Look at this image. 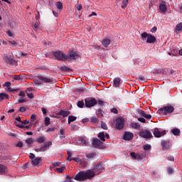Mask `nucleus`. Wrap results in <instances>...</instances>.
<instances>
[{
  "instance_id": "f257e3e1",
  "label": "nucleus",
  "mask_w": 182,
  "mask_h": 182,
  "mask_svg": "<svg viewBox=\"0 0 182 182\" xmlns=\"http://www.w3.org/2000/svg\"><path fill=\"white\" fill-rule=\"evenodd\" d=\"M92 170L94 171L89 169L87 171H80L75 175L74 179L76 181H85L87 179H92L95 177V173L99 174L105 170V166L101 163H99L97 165L93 166Z\"/></svg>"
},
{
  "instance_id": "f03ea898",
  "label": "nucleus",
  "mask_w": 182,
  "mask_h": 182,
  "mask_svg": "<svg viewBox=\"0 0 182 182\" xmlns=\"http://www.w3.org/2000/svg\"><path fill=\"white\" fill-rule=\"evenodd\" d=\"M79 58H80V55L77 51L71 50L68 51V54H65V60L69 62L75 60Z\"/></svg>"
},
{
  "instance_id": "7ed1b4c3",
  "label": "nucleus",
  "mask_w": 182,
  "mask_h": 182,
  "mask_svg": "<svg viewBox=\"0 0 182 182\" xmlns=\"http://www.w3.org/2000/svg\"><path fill=\"white\" fill-rule=\"evenodd\" d=\"M52 145L51 141H48L47 142H44V144L42 145L40 148L35 147L33 149L36 152L39 153V152H45L48 149H50V146Z\"/></svg>"
},
{
  "instance_id": "20e7f679",
  "label": "nucleus",
  "mask_w": 182,
  "mask_h": 182,
  "mask_svg": "<svg viewBox=\"0 0 182 182\" xmlns=\"http://www.w3.org/2000/svg\"><path fill=\"white\" fill-rule=\"evenodd\" d=\"M53 56L58 61L66 60V53H64L63 51H60V50L53 51Z\"/></svg>"
},
{
  "instance_id": "39448f33",
  "label": "nucleus",
  "mask_w": 182,
  "mask_h": 182,
  "mask_svg": "<svg viewBox=\"0 0 182 182\" xmlns=\"http://www.w3.org/2000/svg\"><path fill=\"white\" fill-rule=\"evenodd\" d=\"M142 38H147V43H154L156 41V38L151 34H149L146 32H144L141 34Z\"/></svg>"
},
{
  "instance_id": "423d86ee",
  "label": "nucleus",
  "mask_w": 182,
  "mask_h": 182,
  "mask_svg": "<svg viewBox=\"0 0 182 182\" xmlns=\"http://www.w3.org/2000/svg\"><path fill=\"white\" fill-rule=\"evenodd\" d=\"M159 114H171L174 112V107L171 106H166L163 108H160L159 109Z\"/></svg>"
},
{
  "instance_id": "0eeeda50",
  "label": "nucleus",
  "mask_w": 182,
  "mask_h": 182,
  "mask_svg": "<svg viewBox=\"0 0 182 182\" xmlns=\"http://www.w3.org/2000/svg\"><path fill=\"white\" fill-rule=\"evenodd\" d=\"M139 136L142 138L145 139H150L153 137L152 133L150 131L148 130H144L139 131Z\"/></svg>"
},
{
  "instance_id": "6e6552de",
  "label": "nucleus",
  "mask_w": 182,
  "mask_h": 182,
  "mask_svg": "<svg viewBox=\"0 0 182 182\" xmlns=\"http://www.w3.org/2000/svg\"><path fill=\"white\" fill-rule=\"evenodd\" d=\"M124 119L120 117H117L116 119V124H115L116 129L117 130L122 129L124 127Z\"/></svg>"
},
{
  "instance_id": "1a4fd4ad",
  "label": "nucleus",
  "mask_w": 182,
  "mask_h": 182,
  "mask_svg": "<svg viewBox=\"0 0 182 182\" xmlns=\"http://www.w3.org/2000/svg\"><path fill=\"white\" fill-rule=\"evenodd\" d=\"M97 104V101L95 97L85 100V106L87 107H92Z\"/></svg>"
},
{
  "instance_id": "9d476101",
  "label": "nucleus",
  "mask_w": 182,
  "mask_h": 182,
  "mask_svg": "<svg viewBox=\"0 0 182 182\" xmlns=\"http://www.w3.org/2000/svg\"><path fill=\"white\" fill-rule=\"evenodd\" d=\"M166 134V131H159L158 128H155L154 130V137L159 138V137H163V136H165Z\"/></svg>"
},
{
  "instance_id": "9b49d317",
  "label": "nucleus",
  "mask_w": 182,
  "mask_h": 182,
  "mask_svg": "<svg viewBox=\"0 0 182 182\" xmlns=\"http://www.w3.org/2000/svg\"><path fill=\"white\" fill-rule=\"evenodd\" d=\"M134 138V134L132 132L125 131L123 135V139L125 141H131Z\"/></svg>"
},
{
  "instance_id": "f8f14e48",
  "label": "nucleus",
  "mask_w": 182,
  "mask_h": 182,
  "mask_svg": "<svg viewBox=\"0 0 182 182\" xmlns=\"http://www.w3.org/2000/svg\"><path fill=\"white\" fill-rule=\"evenodd\" d=\"M92 145L94 146V147L97 149V147L103 146L104 142H102V141L98 139L97 138H93Z\"/></svg>"
},
{
  "instance_id": "ddd939ff",
  "label": "nucleus",
  "mask_w": 182,
  "mask_h": 182,
  "mask_svg": "<svg viewBox=\"0 0 182 182\" xmlns=\"http://www.w3.org/2000/svg\"><path fill=\"white\" fill-rule=\"evenodd\" d=\"M42 161L41 157H36L34 159L31 161V164L33 166H40V163Z\"/></svg>"
},
{
  "instance_id": "4468645a",
  "label": "nucleus",
  "mask_w": 182,
  "mask_h": 182,
  "mask_svg": "<svg viewBox=\"0 0 182 182\" xmlns=\"http://www.w3.org/2000/svg\"><path fill=\"white\" fill-rule=\"evenodd\" d=\"M4 61L6 62V63H7L9 65H15L16 64V60L14 58H12L11 57H9V56H6L4 58Z\"/></svg>"
},
{
  "instance_id": "2eb2a0df",
  "label": "nucleus",
  "mask_w": 182,
  "mask_h": 182,
  "mask_svg": "<svg viewBox=\"0 0 182 182\" xmlns=\"http://www.w3.org/2000/svg\"><path fill=\"white\" fill-rule=\"evenodd\" d=\"M8 167L5 165H1L0 164V175H5L8 173Z\"/></svg>"
},
{
  "instance_id": "dca6fc26",
  "label": "nucleus",
  "mask_w": 182,
  "mask_h": 182,
  "mask_svg": "<svg viewBox=\"0 0 182 182\" xmlns=\"http://www.w3.org/2000/svg\"><path fill=\"white\" fill-rule=\"evenodd\" d=\"M159 10L165 13L167 11V6L166 4L165 1H162L160 4H159Z\"/></svg>"
},
{
  "instance_id": "f3484780",
  "label": "nucleus",
  "mask_w": 182,
  "mask_h": 182,
  "mask_svg": "<svg viewBox=\"0 0 182 182\" xmlns=\"http://www.w3.org/2000/svg\"><path fill=\"white\" fill-rule=\"evenodd\" d=\"M38 79L39 80L43 81L46 83L51 82L53 81L50 78L41 75H39Z\"/></svg>"
},
{
  "instance_id": "a211bd4d",
  "label": "nucleus",
  "mask_w": 182,
  "mask_h": 182,
  "mask_svg": "<svg viewBox=\"0 0 182 182\" xmlns=\"http://www.w3.org/2000/svg\"><path fill=\"white\" fill-rule=\"evenodd\" d=\"M169 141H161V146L163 150H166L170 149V145H169Z\"/></svg>"
},
{
  "instance_id": "6ab92c4d",
  "label": "nucleus",
  "mask_w": 182,
  "mask_h": 182,
  "mask_svg": "<svg viewBox=\"0 0 182 182\" xmlns=\"http://www.w3.org/2000/svg\"><path fill=\"white\" fill-rule=\"evenodd\" d=\"M36 141L38 144H43L46 141V137L45 136H41L36 139Z\"/></svg>"
},
{
  "instance_id": "aec40b11",
  "label": "nucleus",
  "mask_w": 182,
  "mask_h": 182,
  "mask_svg": "<svg viewBox=\"0 0 182 182\" xmlns=\"http://www.w3.org/2000/svg\"><path fill=\"white\" fill-rule=\"evenodd\" d=\"M121 81L122 80L120 77H115L113 80L114 86H115L116 87H118L120 85Z\"/></svg>"
},
{
  "instance_id": "412c9836",
  "label": "nucleus",
  "mask_w": 182,
  "mask_h": 182,
  "mask_svg": "<svg viewBox=\"0 0 182 182\" xmlns=\"http://www.w3.org/2000/svg\"><path fill=\"white\" fill-rule=\"evenodd\" d=\"M139 114H140L142 117L148 119H150L152 118L151 115L146 114L144 110H139Z\"/></svg>"
},
{
  "instance_id": "4be33fe9",
  "label": "nucleus",
  "mask_w": 182,
  "mask_h": 182,
  "mask_svg": "<svg viewBox=\"0 0 182 182\" xmlns=\"http://www.w3.org/2000/svg\"><path fill=\"white\" fill-rule=\"evenodd\" d=\"M110 43H111V41L109 38L104 39L102 41V46L105 48H107L109 46Z\"/></svg>"
},
{
  "instance_id": "5701e85b",
  "label": "nucleus",
  "mask_w": 182,
  "mask_h": 182,
  "mask_svg": "<svg viewBox=\"0 0 182 182\" xmlns=\"http://www.w3.org/2000/svg\"><path fill=\"white\" fill-rule=\"evenodd\" d=\"M79 141L80 142L82 146H87L89 144V142L85 138H80Z\"/></svg>"
},
{
  "instance_id": "b1692460",
  "label": "nucleus",
  "mask_w": 182,
  "mask_h": 182,
  "mask_svg": "<svg viewBox=\"0 0 182 182\" xmlns=\"http://www.w3.org/2000/svg\"><path fill=\"white\" fill-rule=\"evenodd\" d=\"M171 133L173 135V136H180L181 134V131L179 129H173L171 131Z\"/></svg>"
},
{
  "instance_id": "393cba45",
  "label": "nucleus",
  "mask_w": 182,
  "mask_h": 182,
  "mask_svg": "<svg viewBox=\"0 0 182 182\" xmlns=\"http://www.w3.org/2000/svg\"><path fill=\"white\" fill-rule=\"evenodd\" d=\"M98 137L100 138V141H105L106 139H105V132H100L99 134H98Z\"/></svg>"
},
{
  "instance_id": "a878e982",
  "label": "nucleus",
  "mask_w": 182,
  "mask_h": 182,
  "mask_svg": "<svg viewBox=\"0 0 182 182\" xmlns=\"http://www.w3.org/2000/svg\"><path fill=\"white\" fill-rule=\"evenodd\" d=\"M87 164H88V163H87V161L85 159H81V161L79 164V165L82 168H85L87 167Z\"/></svg>"
},
{
  "instance_id": "bb28decb",
  "label": "nucleus",
  "mask_w": 182,
  "mask_h": 182,
  "mask_svg": "<svg viewBox=\"0 0 182 182\" xmlns=\"http://www.w3.org/2000/svg\"><path fill=\"white\" fill-rule=\"evenodd\" d=\"M60 70L63 72L73 71V70L71 68H70L68 66H66V65H63V66L60 67Z\"/></svg>"
},
{
  "instance_id": "cd10ccee",
  "label": "nucleus",
  "mask_w": 182,
  "mask_h": 182,
  "mask_svg": "<svg viewBox=\"0 0 182 182\" xmlns=\"http://www.w3.org/2000/svg\"><path fill=\"white\" fill-rule=\"evenodd\" d=\"M70 114V111L61 110L58 114L62 115L63 117H68Z\"/></svg>"
},
{
  "instance_id": "c85d7f7f",
  "label": "nucleus",
  "mask_w": 182,
  "mask_h": 182,
  "mask_svg": "<svg viewBox=\"0 0 182 182\" xmlns=\"http://www.w3.org/2000/svg\"><path fill=\"white\" fill-rule=\"evenodd\" d=\"M76 119H77V117L75 116H72V115L69 116L68 119V124H70L71 122H75L76 120Z\"/></svg>"
},
{
  "instance_id": "c756f323",
  "label": "nucleus",
  "mask_w": 182,
  "mask_h": 182,
  "mask_svg": "<svg viewBox=\"0 0 182 182\" xmlns=\"http://www.w3.org/2000/svg\"><path fill=\"white\" fill-rule=\"evenodd\" d=\"M85 156L87 159H92L95 158L96 154H95V152H92L91 154H87Z\"/></svg>"
},
{
  "instance_id": "7c9ffc66",
  "label": "nucleus",
  "mask_w": 182,
  "mask_h": 182,
  "mask_svg": "<svg viewBox=\"0 0 182 182\" xmlns=\"http://www.w3.org/2000/svg\"><path fill=\"white\" fill-rule=\"evenodd\" d=\"M65 169H66V166H62L60 168H56L55 171L57 173H63L64 170H65Z\"/></svg>"
},
{
  "instance_id": "2f4dec72",
  "label": "nucleus",
  "mask_w": 182,
  "mask_h": 182,
  "mask_svg": "<svg viewBox=\"0 0 182 182\" xmlns=\"http://www.w3.org/2000/svg\"><path fill=\"white\" fill-rule=\"evenodd\" d=\"M50 124V119L48 117H46L44 119V125L46 127Z\"/></svg>"
},
{
  "instance_id": "473e14b6",
  "label": "nucleus",
  "mask_w": 182,
  "mask_h": 182,
  "mask_svg": "<svg viewBox=\"0 0 182 182\" xmlns=\"http://www.w3.org/2000/svg\"><path fill=\"white\" fill-rule=\"evenodd\" d=\"M55 6H56V8H57L58 10H60V11L63 10V4H62V2H60V1L56 2Z\"/></svg>"
},
{
  "instance_id": "72a5a7b5",
  "label": "nucleus",
  "mask_w": 182,
  "mask_h": 182,
  "mask_svg": "<svg viewBox=\"0 0 182 182\" xmlns=\"http://www.w3.org/2000/svg\"><path fill=\"white\" fill-rule=\"evenodd\" d=\"M132 127L136 129H141V125L139 124V123H133L132 124Z\"/></svg>"
},
{
  "instance_id": "f704fd0d",
  "label": "nucleus",
  "mask_w": 182,
  "mask_h": 182,
  "mask_svg": "<svg viewBox=\"0 0 182 182\" xmlns=\"http://www.w3.org/2000/svg\"><path fill=\"white\" fill-rule=\"evenodd\" d=\"M128 3H129V0H123L122 1V8L123 9H125L126 7H127L128 6Z\"/></svg>"
},
{
  "instance_id": "c9c22d12",
  "label": "nucleus",
  "mask_w": 182,
  "mask_h": 182,
  "mask_svg": "<svg viewBox=\"0 0 182 182\" xmlns=\"http://www.w3.org/2000/svg\"><path fill=\"white\" fill-rule=\"evenodd\" d=\"M103 113H104V112L101 109H99L98 111L97 112V114L98 117H100V118L103 117V115H104Z\"/></svg>"
},
{
  "instance_id": "e433bc0d",
  "label": "nucleus",
  "mask_w": 182,
  "mask_h": 182,
  "mask_svg": "<svg viewBox=\"0 0 182 182\" xmlns=\"http://www.w3.org/2000/svg\"><path fill=\"white\" fill-rule=\"evenodd\" d=\"M77 107H79V108H83V107H84V105H85V102H84V101L83 100H80V101H79L78 102H77Z\"/></svg>"
},
{
  "instance_id": "4c0bfd02",
  "label": "nucleus",
  "mask_w": 182,
  "mask_h": 182,
  "mask_svg": "<svg viewBox=\"0 0 182 182\" xmlns=\"http://www.w3.org/2000/svg\"><path fill=\"white\" fill-rule=\"evenodd\" d=\"M176 29L177 31H181L182 30V23H179L176 25Z\"/></svg>"
},
{
  "instance_id": "58836bf2",
  "label": "nucleus",
  "mask_w": 182,
  "mask_h": 182,
  "mask_svg": "<svg viewBox=\"0 0 182 182\" xmlns=\"http://www.w3.org/2000/svg\"><path fill=\"white\" fill-rule=\"evenodd\" d=\"M151 149V145L150 144H144V150L147 151V150H150Z\"/></svg>"
},
{
  "instance_id": "ea45409f",
  "label": "nucleus",
  "mask_w": 182,
  "mask_h": 182,
  "mask_svg": "<svg viewBox=\"0 0 182 182\" xmlns=\"http://www.w3.org/2000/svg\"><path fill=\"white\" fill-rule=\"evenodd\" d=\"M98 122H99V119H98L96 117H92L91 118V122H92V123L96 124V123H97Z\"/></svg>"
},
{
  "instance_id": "a19ab883",
  "label": "nucleus",
  "mask_w": 182,
  "mask_h": 182,
  "mask_svg": "<svg viewBox=\"0 0 182 182\" xmlns=\"http://www.w3.org/2000/svg\"><path fill=\"white\" fill-rule=\"evenodd\" d=\"M101 127H102V129H103L105 130H107V125L104 122H101Z\"/></svg>"
},
{
  "instance_id": "79ce46f5",
  "label": "nucleus",
  "mask_w": 182,
  "mask_h": 182,
  "mask_svg": "<svg viewBox=\"0 0 182 182\" xmlns=\"http://www.w3.org/2000/svg\"><path fill=\"white\" fill-rule=\"evenodd\" d=\"M26 144L28 145H31L33 144V140L32 138H29L26 141Z\"/></svg>"
},
{
  "instance_id": "37998d69",
  "label": "nucleus",
  "mask_w": 182,
  "mask_h": 182,
  "mask_svg": "<svg viewBox=\"0 0 182 182\" xmlns=\"http://www.w3.org/2000/svg\"><path fill=\"white\" fill-rule=\"evenodd\" d=\"M73 160L79 164H80V161H82V159L79 157H74V158H73Z\"/></svg>"
},
{
  "instance_id": "c03bdc74",
  "label": "nucleus",
  "mask_w": 182,
  "mask_h": 182,
  "mask_svg": "<svg viewBox=\"0 0 182 182\" xmlns=\"http://www.w3.org/2000/svg\"><path fill=\"white\" fill-rule=\"evenodd\" d=\"M17 127H18L21 129H27V130L29 129V126L28 125L24 127V126L21 125V124H17Z\"/></svg>"
},
{
  "instance_id": "a18cd8bd",
  "label": "nucleus",
  "mask_w": 182,
  "mask_h": 182,
  "mask_svg": "<svg viewBox=\"0 0 182 182\" xmlns=\"http://www.w3.org/2000/svg\"><path fill=\"white\" fill-rule=\"evenodd\" d=\"M168 54L170 55H171V54L174 56H176L178 55V51L176 50H173V51H171V53H168Z\"/></svg>"
},
{
  "instance_id": "49530a36",
  "label": "nucleus",
  "mask_w": 182,
  "mask_h": 182,
  "mask_svg": "<svg viewBox=\"0 0 182 182\" xmlns=\"http://www.w3.org/2000/svg\"><path fill=\"white\" fill-rule=\"evenodd\" d=\"M144 156V154H136V159L135 160H142V156Z\"/></svg>"
},
{
  "instance_id": "de8ad7c7",
  "label": "nucleus",
  "mask_w": 182,
  "mask_h": 182,
  "mask_svg": "<svg viewBox=\"0 0 182 182\" xmlns=\"http://www.w3.org/2000/svg\"><path fill=\"white\" fill-rule=\"evenodd\" d=\"M21 124L22 125H27L29 124V119L23 120L21 121Z\"/></svg>"
},
{
  "instance_id": "09e8293b",
  "label": "nucleus",
  "mask_w": 182,
  "mask_h": 182,
  "mask_svg": "<svg viewBox=\"0 0 182 182\" xmlns=\"http://www.w3.org/2000/svg\"><path fill=\"white\" fill-rule=\"evenodd\" d=\"M11 86V83L10 82H6L3 85V87H10Z\"/></svg>"
},
{
  "instance_id": "8fccbe9b",
  "label": "nucleus",
  "mask_w": 182,
  "mask_h": 182,
  "mask_svg": "<svg viewBox=\"0 0 182 182\" xmlns=\"http://www.w3.org/2000/svg\"><path fill=\"white\" fill-rule=\"evenodd\" d=\"M111 112L114 114H118V109L117 108H112L111 109Z\"/></svg>"
},
{
  "instance_id": "3c124183",
  "label": "nucleus",
  "mask_w": 182,
  "mask_h": 182,
  "mask_svg": "<svg viewBox=\"0 0 182 182\" xmlns=\"http://www.w3.org/2000/svg\"><path fill=\"white\" fill-rule=\"evenodd\" d=\"M64 182H73L72 181V178L70 176H66L65 180L64 181Z\"/></svg>"
},
{
  "instance_id": "603ef678",
  "label": "nucleus",
  "mask_w": 182,
  "mask_h": 182,
  "mask_svg": "<svg viewBox=\"0 0 182 182\" xmlns=\"http://www.w3.org/2000/svg\"><path fill=\"white\" fill-rule=\"evenodd\" d=\"M36 119V114H31V121L32 122H34Z\"/></svg>"
},
{
  "instance_id": "864d4df0",
  "label": "nucleus",
  "mask_w": 182,
  "mask_h": 182,
  "mask_svg": "<svg viewBox=\"0 0 182 182\" xmlns=\"http://www.w3.org/2000/svg\"><path fill=\"white\" fill-rule=\"evenodd\" d=\"M55 130H56L55 127H52V128L47 129L46 132H55Z\"/></svg>"
},
{
  "instance_id": "5fc2aeb1",
  "label": "nucleus",
  "mask_w": 182,
  "mask_h": 182,
  "mask_svg": "<svg viewBox=\"0 0 182 182\" xmlns=\"http://www.w3.org/2000/svg\"><path fill=\"white\" fill-rule=\"evenodd\" d=\"M26 111V108L24 107H21L19 108V112H20L21 113H23V112H25Z\"/></svg>"
},
{
  "instance_id": "6e6d98bb",
  "label": "nucleus",
  "mask_w": 182,
  "mask_h": 182,
  "mask_svg": "<svg viewBox=\"0 0 182 182\" xmlns=\"http://www.w3.org/2000/svg\"><path fill=\"white\" fill-rule=\"evenodd\" d=\"M130 156H131L132 159H134V160H136V154H135V152H130Z\"/></svg>"
},
{
  "instance_id": "4d7b16f0",
  "label": "nucleus",
  "mask_w": 182,
  "mask_h": 182,
  "mask_svg": "<svg viewBox=\"0 0 182 182\" xmlns=\"http://www.w3.org/2000/svg\"><path fill=\"white\" fill-rule=\"evenodd\" d=\"M61 166L60 162H55V163L53 164V167H58V166Z\"/></svg>"
},
{
  "instance_id": "13d9d810",
  "label": "nucleus",
  "mask_w": 182,
  "mask_h": 182,
  "mask_svg": "<svg viewBox=\"0 0 182 182\" xmlns=\"http://www.w3.org/2000/svg\"><path fill=\"white\" fill-rule=\"evenodd\" d=\"M9 43L10 44H11V46H17V43H16V42L14 40H13V41H9Z\"/></svg>"
},
{
  "instance_id": "bf43d9fd",
  "label": "nucleus",
  "mask_w": 182,
  "mask_h": 182,
  "mask_svg": "<svg viewBox=\"0 0 182 182\" xmlns=\"http://www.w3.org/2000/svg\"><path fill=\"white\" fill-rule=\"evenodd\" d=\"M29 158L31 159V160H34V159H36V156L34 154H29Z\"/></svg>"
},
{
  "instance_id": "052dcab7",
  "label": "nucleus",
  "mask_w": 182,
  "mask_h": 182,
  "mask_svg": "<svg viewBox=\"0 0 182 182\" xmlns=\"http://www.w3.org/2000/svg\"><path fill=\"white\" fill-rule=\"evenodd\" d=\"M23 142H18V143L16 144V147H20V148H21V147H23Z\"/></svg>"
},
{
  "instance_id": "680f3d73",
  "label": "nucleus",
  "mask_w": 182,
  "mask_h": 182,
  "mask_svg": "<svg viewBox=\"0 0 182 182\" xmlns=\"http://www.w3.org/2000/svg\"><path fill=\"white\" fill-rule=\"evenodd\" d=\"M27 97L30 99H33L34 95L33 93H27Z\"/></svg>"
},
{
  "instance_id": "e2e57ef3",
  "label": "nucleus",
  "mask_w": 182,
  "mask_h": 182,
  "mask_svg": "<svg viewBox=\"0 0 182 182\" xmlns=\"http://www.w3.org/2000/svg\"><path fill=\"white\" fill-rule=\"evenodd\" d=\"M97 103H98L99 105L103 106L105 102L104 101L101 100H99Z\"/></svg>"
},
{
  "instance_id": "0e129e2a",
  "label": "nucleus",
  "mask_w": 182,
  "mask_h": 182,
  "mask_svg": "<svg viewBox=\"0 0 182 182\" xmlns=\"http://www.w3.org/2000/svg\"><path fill=\"white\" fill-rule=\"evenodd\" d=\"M157 31V28L156 26H154L152 28H151V32L154 33Z\"/></svg>"
},
{
  "instance_id": "69168bd1",
  "label": "nucleus",
  "mask_w": 182,
  "mask_h": 182,
  "mask_svg": "<svg viewBox=\"0 0 182 182\" xmlns=\"http://www.w3.org/2000/svg\"><path fill=\"white\" fill-rule=\"evenodd\" d=\"M18 96L24 97L26 96L25 92L23 91H20Z\"/></svg>"
},
{
  "instance_id": "338daca9",
  "label": "nucleus",
  "mask_w": 182,
  "mask_h": 182,
  "mask_svg": "<svg viewBox=\"0 0 182 182\" xmlns=\"http://www.w3.org/2000/svg\"><path fill=\"white\" fill-rule=\"evenodd\" d=\"M168 160L171 161H174V156H168Z\"/></svg>"
},
{
  "instance_id": "774afa93",
  "label": "nucleus",
  "mask_w": 182,
  "mask_h": 182,
  "mask_svg": "<svg viewBox=\"0 0 182 182\" xmlns=\"http://www.w3.org/2000/svg\"><path fill=\"white\" fill-rule=\"evenodd\" d=\"M173 172V169L171 168V167H169L168 169V173L171 175L172 174Z\"/></svg>"
}]
</instances>
